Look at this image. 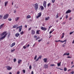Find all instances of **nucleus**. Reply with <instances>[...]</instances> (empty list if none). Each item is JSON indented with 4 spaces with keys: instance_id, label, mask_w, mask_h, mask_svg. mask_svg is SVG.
Returning a JSON list of instances; mask_svg holds the SVG:
<instances>
[{
    "instance_id": "obj_1",
    "label": "nucleus",
    "mask_w": 74,
    "mask_h": 74,
    "mask_svg": "<svg viewBox=\"0 0 74 74\" xmlns=\"http://www.w3.org/2000/svg\"><path fill=\"white\" fill-rule=\"evenodd\" d=\"M8 16H9V14H6L3 16V19H7L8 18Z\"/></svg>"
},
{
    "instance_id": "obj_2",
    "label": "nucleus",
    "mask_w": 74,
    "mask_h": 74,
    "mask_svg": "<svg viewBox=\"0 0 74 74\" xmlns=\"http://www.w3.org/2000/svg\"><path fill=\"white\" fill-rule=\"evenodd\" d=\"M55 42H66V41H67L66 40H64V41H62V40H55Z\"/></svg>"
},
{
    "instance_id": "obj_3",
    "label": "nucleus",
    "mask_w": 74,
    "mask_h": 74,
    "mask_svg": "<svg viewBox=\"0 0 74 74\" xmlns=\"http://www.w3.org/2000/svg\"><path fill=\"white\" fill-rule=\"evenodd\" d=\"M40 29L41 30H43V31H46V30H47V28L45 27H40Z\"/></svg>"
},
{
    "instance_id": "obj_4",
    "label": "nucleus",
    "mask_w": 74,
    "mask_h": 74,
    "mask_svg": "<svg viewBox=\"0 0 74 74\" xmlns=\"http://www.w3.org/2000/svg\"><path fill=\"white\" fill-rule=\"evenodd\" d=\"M38 5L37 3H36L35 5V8L36 10H38Z\"/></svg>"
},
{
    "instance_id": "obj_5",
    "label": "nucleus",
    "mask_w": 74,
    "mask_h": 74,
    "mask_svg": "<svg viewBox=\"0 0 74 74\" xmlns=\"http://www.w3.org/2000/svg\"><path fill=\"white\" fill-rule=\"evenodd\" d=\"M6 68H7V70H10L12 69V67H10L9 66H8L6 67Z\"/></svg>"
},
{
    "instance_id": "obj_6",
    "label": "nucleus",
    "mask_w": 74,
    "mask_h": 74,
    "mask_svg": "<svg viewBox=\"0 0 74 74\" xmlns=\"http://www.w3.org/2000/svg\"><path fill=\"white\" fill-rule=\"evenodd\" d=\"M38 15L36 16V18H38L41 16V12H40L38 14Z\"/></svg>"
},
{
    "instance_id": "obj_7",
    "label": "nucleus",
    "mask_w": 74,
    "mask_h": 74,
    "mask_svg": "<svg viewBox=\"0 0 74 74\" xmlns=\"http://www.w3.org/2000/svg\"><path fill=\"white\" fill-rule=\"evenodd\" d=\"M43 5L45 8H46V7H47V3L46 2V1H44Z\"/></svg>"
},
{
    "instance_id": "obj_8",
    "label": "nucleus",
    "mask_w": 74,
    "mask_h": 74,
    "mask_svg": "<svg viewBox=\"0 0 74 74\" xmlns=\"http://www.w3.org/2000/svg\"><path fill=\"white\" fill-rule=\"evenodd\" d=\"M7 35V34L6 33L3 36H2L1 38L2 40H3L4 38H5V37H6V36Z\"/></svg>"
},
{
    "instance_id": "obj_9",
    "label": "nucleus",
    "mask_w": 74,
    "mask_h": 74,
    "mask_svg": "<svg viewBox=\"0 0 74 74\" xmlns=\"http://www.w3.org/2000/svg\"><path fill=\"white\" fill-rule=\"evenodd\" d=\"M15 42H14L11 45H10V47L11 48H12L14 47V46H15Z\"/></svg>"
},
{
    "instance_id": "obj_10",
    "label": "nucleus",
    "mask_w": 74,
    "mask_h": 74,
    "mask_svg": "<svg viewBox=\"0 0 74 74\" xmlns=\"http://www.w3.org/2000/svg\"><path fill=\"white\" fill-rule=\"evenodd\" d=\"M35 33H36V32H35V31H34V30H32L31 31L32 34L33 35H34V34H35Z\"/></svg>"
},
{
    "instance_id": "obj_11",
    "label": "nucleus",
    "mask_w": 74,
    "mask_h": 74,
    "mask_svg": "<svg viewBox=\"0 0 74 74\" xmlns=\"http://www.w3.org/2000/svg\"><path fill=\"white\" fill-rule=\"evenodd\" d=\"M7 33V32L6 31H5L4 32H3L1 34V36H4V34H5V33Z\"/></svg>"
},
{
    "instance_id": "obj_12",
    "label": "nucleus",
    "mask_w": 74,
    "mask_h": 74,
    "mask_svg": "<svg viewBox=\"0 0 74 74\" xmlns=\"http://www.w3.org/2000/svg\"><path fill=\"white\" fill-rule=\"evenodd\" d=\"M71 12V10H68L66 12V14H68V13H70V12Z\"/></svg>"
},
{
    "instance_id": "obj_13",
    "label": "nucleus",
    "mask_w": 74,
    "mask_h": 74,
    "mask_svg": "<svg viewBox=\"0 0 74 74\" xmlns=\"http://www.w3.org/2000/svg\"><path fill=\"white\" fill-rule=\"evenodd\" d=\"M22 25H21L20 26V27L19 28V32H21V30H22Z\"/></svg>"
},
{
    "instance_id": "obj_14",
    "label": "nucleus",
    "mask_w": 74,
    "mask_h": 74,
    "mask_svg": "<svg viewBox=\"0 0 74 74\" xmlns=\"http://www.w3.org/2000/svg\"><path fill=\"white\" fill-rule=\"evenodd\" d=\"M19 35H20V34H19V33H17V34H15V36L16 37H18L19 36Z\"/></svg>"
},
{
    "instance_id": "obj_15",
    "label": "nucleus",
    "mask_w": 74,
    "mask_h": 74,
    "mask_svg": "<svg viewBox=\"0 0 74 74\" xmlns=\"http://www.w3.org/2000/svg\"><path fill=\"white\" fill-rule=\"evenodd\" d=\"M19 19V17H16V18H15V21L16 22V21H18Z\"/></svg>"
},
{
    "instance_id": "obj_16",
    "label": "nucleus",
    "mask_w": 74,
    "mask_h": 74,
    "mask_svg": "<svg viewBox=\"0 0 74 74\" xmlns=\"http://www.w3.org/2000/svg\"><path fill=\"white\" fill-rule=\"evenodd\" d=\"M43 61L45 63H46L47 62V58H45L43 59Z\"/></svg>"
},
{
    "instance_id": "obj_17",
    "label": "nucleus",
    "mask_w": 74,
    "mask_h": 74,
    "mask_svg": "<svg viewBox=\"0 0 74 74\" xmlns=\"http://www.w3.org/2000/svg\"><path fill=\"white\" fill-rule=\"evenodd\" d=\"M69 55L70 53H64L63 55V56H64L65 55H67V56H69Z\"/></svg>"
},
{
    "instance_id": "obj_18",
    "label": "nucleus",
    "mask_w": 74,
    "mask_h": 74,
    "mask_svg": "<svg viewBox=\"0 0 74 74\" xmlns=\"http://www.w3.org/2000/svg\"><path fill=\"white\" fill-rule=\"evenodd\" d=\"M44 67L45 69H47V68H48V65H47L46 64H45L44 65Z\"/></svg>"
},
{
    "instance_id": "obj_19",
    "label": "nucleus",
    "mask_w": 74,
    "mask_h": 74,
    "mask_svg": "<svg viewBox=\"0 0 74 74\" xmlns=\"http://www.w3.org/2000/svg\"><path fill=\"white\" fill-rule=\"evenodd\" d=\"M31 18V16L29 15L27 16L26 17L27 19H29V18Z\"/></svg>"
},
{
    "instance_id": "obj_20",
    "label": "nucleus",
    "mask_w": 74,
    "mask_h": 74,
    "mask_svg": "<svg viewBox=\"0 0 74 74\" xmlns=\"http://www.w3.org/2000/svg\"><path fill=\"white\" fill-rule=\"evenodd\" d=\"M8 1H7L5 2V7H6L7 6V4H8Z\"/></svg>"
},
{
    "instance_id": "obj_21",
    "label": "nucleus",
    "mask_w": 74,
    "mask_h": 74,
    "mask_svg": "<svg viewBox=\"0 0 74 74\" xmlns=\"http://www.w3.org/2000/svg\"><path fill=\"white\" fill-rule=\"evenodd\" d=\"M61 62H60L59 63H57V66H60V65H61Z\"/></svg>"
},
{
    "instance_id": "obj_22",
    "label": "nucleus",
    "mask_w": 74,
    "mask_h": 74,
    "mask_svg": "<svg viewBox=\"0 0 74 74\" xmlns=\"http://www.w3.org/2000/svg\"><path fill=\"white\" fill-rule=\"evenodd\" d=\"M50 17L48 16V17L46 18H45V21H48Z\"/></svg>"
},
{
    "instance_id": "obj_23",
    "label": "nucleus",
    "mask_w": 74,
    "mask_h": 74,
    "mask_svg": "<svg viewBox=\"0 0 74 74\" xmlns=\"http://www.w3.org/2000/svg\"><path fill=\"white\" fill-rule=\"evenodd\" d=\"M40 8L41 10H44V7L42 6H41L40 7Z\"/></svg>"
},
{
    "instance_id": "obj_24",
    "label": "nucleus",
    "mask_w": 74,
    "mask_h": 74,
    "mask_svg": "<svg viewBox=\"0 0 74 74\" xmlns=\"http://www.w3.org/2000/svg\"><path fill=\"white\" fill-rule=\"evenodd\" d=\"M21 61H22V60H18V64H19V63H21Z\"/></svg>"
},
{
    "instance_id": "obj_25",
    "label": "nucleus",
    "mask_w": 74,
    "mask_h": 74,
    "mask_svg": "<svg viewBox=\"0 0 74 74\" xmlns=\"http://www.w3.org/2000/svg\"><path fill=\"white\" fill-rule=\"evenodd\" d=\"M4 24H2L1 26H0V28L1 29L3 27V26H4Z\"/></svg>"
},
{
    "instance_id": "obj_26",
    "label": "nucleus",
    "mask_w": 74,
    "mask_h": 74,
    "mask_svg": "<svg viewBox=\"0 0 74 74\" xmlns=\"http://www.w3.org/2000/svg\"><path fill=\"white\" fill-rule=\"evenodd\" d=\"M40 30H37L36 31V34H40V33H39V32H40Z\"/></svg>"
},
{
    "instance_id": "obj_27",
    "label": "nucleus",
    "mask_w": 74,
    "mask_h": 74,
    "mask_svg": "<svg viewBox=\"0 0 74 74\" xmlns=\"http://www.w3.org/2000/svg\"><path fill=\"white\" fill-rule=\"evenodd\" d=\"M15 51V49H13L11 50V52H14V51Z\"/></svg>"
},
{
    "instance_id": "obj_28",
    "label": "nucleus",
    "mask_w": 74,
    "mask_h": 74,
    "mask_svg": "<svg viewBox=\"0 0 74 74\" xmlns=\"http://www.w3.org/2000/svg\"><path fill=\"white\" fill-rule=\"evenodd\" d=\"M51 5V3H49L47 4V6L48 7H49Z\"/></svg>"
},
{
    "instance_id": "obj_29",
    "label": "nucleus",
    "mask_w": 74,
    "mask_h": 74,
    "mask_svg": "<svg viewBox=\"0 0 74 74\" xmlns=\"http://www.w3.org/2000/svg\"><path fill=\"white\" fill-rule=\"evenodd\" d=\"M54 30H55V29H53V30L52 31H51L49 32V34H51V33H52V32H53Z\"/></svg>"
},
{
    "instance_id": "obj_30",
    "label": "nucleus",
    "mask_w": 74,
    "mask_h": 74,
    "mask_svg": "<svg viewBox=\"0 0 74 74\" xmlns=\"http://www.w3.org/2000/svg\"><path fill=\"white\" fill-rule=\"evenodd\" d=\"M8 21H12V19L11 18H9L8 19Z\"/></svg>"
},
{
    "instance_id": "obj_31",
    "label": "nucleus",
    "mask_w": 74,
    "mask_h": 74,
    "mask_svg": "<svg viewBox=\"0 0 74 74\" xmlns=\"http://www.w3.org/2000/svg\"><path fill=\"white\" fill-rule=\"evenodd\" d=\"M42 39L41 38V39H40L39 40H38V42H40V41H42Z\"/></svg>"
},
{
    "instance_id": "obj_32",
    "label": "nucleus",
    "mask_w": 74,
    "mask_h": 74,
    "mask_svg": "<svg viewBox=\"0 0 74 74\" xmlns=\"http://www.w3.org/2000/svg\"><path fill=\"white\" fill-rule=\"evenodd\" d=\"M37 55L35 56L34 58V60H36V58H37Z\"/></svg>"
},
{
    "instance_id": "obj_33",
    "label": "nucleus",
    "mask_w": 74,
    "mask_h": 74,
    "mask_svg": "<svg viewBox=\"0 0 74 74\" xmlns=\"http://www.w3.org/2000/svg\"><path fill=\"white\" fill-rule=\"evenodd\" d=\"M58 13H57V15H56V18H59V16H58Z\"/></svg>"
},
{
    "instance_id": "obj_34",
    "label": "nucleus",
    "mask_w": 74,
    "mask_h": 74,
    "mask_svg": "<svg viewBox=\"0 0 74 74\" xmlns=\"http://www.w3.org/2000/svg\"><path fill=\"white\" fill-rule=\"evenodd\" d=\"M42 57V56H39L38 58H39V59H41Z\"/></svg>"
},
{
    "instance_id": "obj_35",
    "label": "nucleus",
    "mask_w": 74,
    "mask_h": 74,
    "mask_svg": "<svg viewBox=\"0 0 74 74\" xmlns=\"http://www.w3.org/2000/svg\"><path fill=\"white\" fill-rule=\"evenodd\" d=\"M64 70L65 71H67V68H64Z\"/></svg>"
},
{
    "instance_id": "obj_36",
    "label": "nucleus",
    "mask_w": 74,
    "mask_h": 74,
    "mask_svg": "<svg viewBox=\"0 0 74 74\" xmlns=\"http://www.w3.org/2000/svg\"><path fill=\"white\" fill-rule=\"evenodd\" d=\"M68 17H69V16H68V15L66 14V19H67Z\"/></svg>"
},
{
    "instance_id": "obj_37",
    "label": "nucleus",
    "mask_w": 74,
    "mask_h": 74,
    "mask_svg": "<svg viewBox=\"0 0 74 74\" xmlns=\"http://www.w3.org/2000/svg\"><path fill=\"white\" fill-rule=\"evenodd\" d=\"M50 66H51V67H52L53 66H55V64H51L50 65Z\"/></svg>"
},
{
    "instance_id": "obj_38",
    "label": "nucleus",
    "mask_w": 74,
    "mask_h": 74,
    "mask_svg": "<svg viewBox=\"0 0 74 74\" xmlns=\"http://www.w3.org/2000/svg\"><path fill=\"white\" fill-rule=\"evenodd\" d=\"M23 71L24 73H25V72H26V71H25V69H23Z\"/></svg>"
},
{
    "instance_id": "obj_39",
    "label": "nucleus",
    "mask_w": 74,
    "mask_h": 74,
    "mask_svg": "<svg viewBox=\"0 0 74 74\" xmlns=\"http://www.w3.org/2000/svg\"><path fill=\"white\" fill-rule=\"evenodd\" d=\"M52 0V3H55V0Z\"/></svg>"
},
{
    "instance_id": "obj_40",
    "label": "nucleus",
    "mask_w": 74,
    "mask_h": 74,
    "mask_svg": "<svg viewBox=\"0 0 74 74\" xmlns=\"http://www.w3.org/2000/svg\"><path fill=\"white\" fill-rule=\"evenodd\" d=\"M73 33H74V32H70L69 34L70 35L72 34H73Z\"/></svg>"
},
{
    "instance_id": "obj_41",
    "label": "nucleus",
    "mask_w": 74,
    "mask_h": 74,
    "mask_svg": "<svg viewBox=\"0 0 74 74\" xmlns=\"http://www.w3.org/2000/svg\"><path fill=\"white\" fill-rule=\"evenodd\" d=\"M23 48H24V49H26V46H23Z\"/></svg>"
},
{
    "instance_id": "obj_42",
    "label": "nucleus",
    "mask_w": 74,
    "mask_h": 74,
    "mask_svg": "<svg viewBox=\"0 0 74 74\" xmlns=\"http://www.w3.org/2000/svg\"><path fill=\"white\" fill-rule=\"evenodd\" d=\"M29 69H30V70H31V69H32V66H31V65H30L29 66Z\"/></svg>"
},
{
    "instance_id": "obj_43",
    "label": "nucleus",
    "mask_w": 74,
    "mask_h": 74,
    "mask_svg": "<svg viewBox=\"0 0 74 74\" xmlns=\"http://www.w3.org/2000/svg\"><path fill=\"white\" fill-rule=\"evenodd\" d=\"M37 36L35 35L34 36V38H37Z\"/></svg>"
},
{
    "instance_id": "obj_44",
    "label": "nucleus",
    "mask_w": 74,
    "mask_h": 74,
    "mask_svg": "<svg viewBox=\"0 0 74 74\" xmlns=\"http://www.w3.org/2000/svg\"><path fill=\"white\" fill-rule=\"evenodd\" d=\"M3 18V16L0 15V19H1Z\"/></svg>"
},
{
    "instance_id": "obj_45",
    "label": "nucleus",
    "mask_w": 74,
    "mask_h": 74,
    "mask_svg": "<svg viewBox=\"0 0 74 74\" xmlns=\"http://www.w3.org/2000/svg\"><path fill=\"white\" fill-rule=\"evenodd\" d=\"M23 31H22V32H20L21 34H23Z\"/></svg>"
},
{
    "instance_id": "obj_46",
    "label": "nucleus",
    "mask_w": 74,
    "mask_h": 74,
    "mask_svg": "<svg viewBox=\"0 0 74 74\" xmlns=\"http://www.w3.org/2000/svg\"><path fill=\"white\" fill-rule=\"evenodd\" d=\"M16 59L14 58V62H16Z\"/></svg>"
},
{
    "instance_id": "obj_47",
    "label": "nucleus",
    "mask_w": 74,
    "mask_h": 74,
    "mask_svg": "<svg viewBox=\"0 0 74 74\" xmlns=\"http://www.w3.org/2000/svg\"><path fill=\"white\" fill-rule=\"evenodd\" d=\"M16 25H14L13 27V28H15L16 27Z\"/></svg>"
},
{
    "instance_id": "obj_48",
    "label": "nucleus",
    "mask_w": 74,
    "mask_h": 74,
    "mask_svg": "<svg viewBox=\"0 0 74 74\" xmlns=\"http://www.w3.org/2000/svg\"><path fill=\"white\" fill-rule=\"evenodd\" d=\"M32 29V27H30L28 29V31H29L30 30H31Z\"/></svg>"
},
{
    "instance_id": "obj_49",
    "label": "nucleus",
    "mask_w": 74,
    "mask_h": 74,
    "mask_svg": "<svg viewBox=\"0 0 74 74\" xmlns=\"http://www.w3.org/2000/svg\"><path fill=\"white\" fill-rule=\"evenodd\" d=\"M39 59V58H38L37 59H36V62H37V61H38V60Z\"/></svg>"
},
{
    "instance_id": "obj_50",
    "label": "nucleus",
    "mask_w": 74,
    "mask_h": 74,
    "mask_svg": "<svg viewBox=\"0 0 74 74\" xmlns=\"http://www.w3.org/2000/svg\"><path fill=\"white\" fill-rule=\"evenodd\" d=\"M20 73V72H19V71H18L17 72V74H19Z\"/></svg>"
},
{
    "instance_id": "obj_51",
    "label": "nucleus",
    "mask_w": 74,
    "mask_h": 74,
    "mask_svg": "<svg viewBox=\"0 0 74 74\" xmlns=\"http://www.w3.org/2000/svg\"><path fill=\"white\" fill-rule=\"evenodd\" d=\"M71 19H72V18L70 17V18L69 19V20L71 21Z\"/></svg>"
},
{
    "instance_id": "obj_52",
    "label": "nucleus",
    "mask_w": 74,
    "mask_h": 74,
    "mask_svg": "<svg viewBox=\"0 0 74 74\" xmlns=\"http://www.w3.org/2000/svg\"><path fill=\"white\" fill-rule=\"evenodd\" d=\"M10 35H11V34H9L8 35V37H10Z\"/></svg>"
},
{
    "instance_id": "obj_53",
    "label": "nucleus",
    "mask_w": 74,
    "mask_h": 74,
    "mask_svg": "<svg viewBox=\"0 0 74 74\" xmlns=\"http://www.w3.org/2000/svg\"><path fill=\"white\" fill-rule=\"evenodd\" d=\"M74 71H72L71 73V74H74Z\"/></svg>"
},
{
    "instance_id": "obj_54",
    "label": "nucleus",
    "mask_w": 74,
    "mask_h": 74,
    "mask_svg": "<svg viewBox=\"0 0 74 74\" xmlns=\"http://www.w3.org/2000/svg\"><path fill=\"white\" fill-rule=\"evenodd\" d=\"M34 74V73H33V71H32L31 73V74Z\"/></svg>"
},
{
    "instance_id": "obj_55",
    "label": "nucleus",
    "mask_w": 74,
    "mask_h": 74,
    "mask_svg": "<svg viewBox=\"0 0 74 74\" xmlns=\"http://www.w3.org/2000/svg\"><path fill=\"white\" fill-rule=\"evenodd\" d=\"M67 58H71V57H70L69 56H68Z\"/></svg>"
},
{
    "instance_id": "obj_56",
    "label": "nucleus",
    "mask_w": 74,
    "mask_h": 74,
    "mask_svg": "<svg viewBox=\"0 0 74 74\" xmlns=\"http://www.w3.org/2000/svg\"><path fill=\"white\" fill-rule=\"evenodd\" d=\"M74 67V65H72V66L71 67V69H72V68H73V67Z\"/></svg>"
},
{
    "instance_id": "obj_57",
    "label": "nucleus",
    "mask_w": 74,
    "mask_h": 74,
    "mask_svg": "<svg viewBox=\"0 0 74 74\" xmlns=\"http://www.w3.org/2000/svg\"><path fill=\"white\" fill-rule=\"evenodd\" d=\"M64 35H62L61 37V38H63L64 37Z\"/></svg>"
},
{
    "instance_id": "obj_58",
    "label": "nucleus",
    "mask_w": 74,
    "mask_h": 74,
    "mask_svg": "<svg viewBox=\"0 0 74 74\" xmlns=\"http://www.w3.org/2000/svg\"><path fill=\"white\" fill-rule=\"evenodd\" d=\"M71 64H73V62L72 61L71 62Z\"/></svg>"
},
{
    "instance_id": "obj_59",
    "label": "nucleus",
    "mask_w": 74,
    "mask_h": 74,
    "mask_svg": "<svg viewBox=\"0 0 74 74\" xmlns=\"http://www.w3.org/2000/svg\"><path fill=\"white\" fill-rule=\"evenodd\" d=\"M47 45H48V44H49V42H47Z\"/></svg>"
},
{
    "instance_id": "obj_60",
    "label": "nucleus",
    "mask_w": 74,
    "mask_h": 74,
    "mask_svg": "<svg viewBox=\"0 0 74 74\" xmlns=\"http://www.w3.org/2000/svg\"><path fill=\"white\" fill-rule=\"evenodd\" d=\"M58 69H60V70H63V69H62L61 68H58Z\"/></svg>"
},
{
    "instance_id": "obj_61",
    "label": "nucleus",
    "mask_w": 74,
    "mask_h": 74,
    "mask_svg": "<svg viewBox=\"0 0 74 74\" xmlns=\"http://www.w3.org/2000/svg\"><path fill=\"white\" fill-rule=\"evenodd\" d=\"M29 46H30V45H29V44H28V45H27V47L28 48V47H29Z\"/></svg>"
},
{
    "instance_id": "obj_62",
    "label": "nucleus",
    "mask_w": 74,
    "mask_h": 74,
    "mask_svg": "<svg viewBox=\"0 0 74 74\" xmlns=\"http://www.w3.org/2000/svg\"><path fill=\"white\" fill-rule=\"evenodd\" d=\"M65 23H66V22H63V23H62V24H65Z\"/></svg>"
},
{
    "instance_id": "obj_63",
    "label": "nucleus",
    "mask_w": 74,
    "mask_h": 74,
    "mask_svg": "<svg viewBox=\"0 0 74 74\" xmlns=\"http://www.w3.org/2000/svg\"><path fill=\"white\" fill-rule=\"evenodd\" d=\"M65 46V45H62V47H64Z\"/></svg>"
},
{
    "instance_id": "obj_64",
    "label": "nucleus",
    "mask_w": 74,
    "mask_h": 74,
    "mask_svg": "<svg viewBox=\"0 0 74 74\" xmlns=\"http://www.w3.org/2000/svg\"><path fill=\"white\" fill-rule=\"evenodd\" d=\"M25 27L26 28H27V25H25Z\"/></svg>"
}]
</instances>
